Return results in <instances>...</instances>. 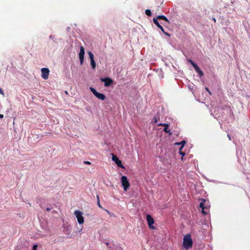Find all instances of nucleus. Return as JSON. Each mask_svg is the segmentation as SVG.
<instances>
[{
  "label": "nucleus",
  "instance_id": "nucleus-5",
  "mask_svg": "<svg viewBox=\"0 0 250 250\" xmlns=\"http://www.w3.org/2000/svg\"><path fill=\"white\" fill-rule=\"evenodd\" d=\"M146 220L149 228L151 229H154L155 227L153 226V224L154 223V221L150 215L147 214L146 215Z\"/></svg>",
  "mask_w": 250,
  "mask_h": 250
},
{
  "label": "nucleus",
  "instance_id": "nucleus-2",
  "mask_svg": "<svg viewBox=\"0 0 250 250\" xmlns=\"http://www.w3.org/2000/svg\"><path fill=\"white\" fill-rule=\"evenodd\" d=\"M74 214L76 216L79 224H82L84 222V218L83 216V213L80 210H76L74 211Z\"/></svg>",
  "mask_w": 250,
  "mask_h": 250
},
{
  "label": "nucleus",
  "instance_id": "nucleus-1",
  "mask_svg": "<svg viewBox=\"0 0 250 250\" xmlns=\"http://www.w3.org/2000/svg\"><path fill=\"white\" fill-rule=\"evenodd\" d=\"M193 242L189 234H187L183 239V246L186 249H189L192 246Z\"/></svg>",
  "mask_w": 250,
  "mask_h": 250
},
{
  "label": "nucleus",
  "instance_id": "nucleus-17",
  "mask_svg": "<svg viewBox=\"0 0 250 250\" xmlns=\"http://www.w3.org/2000/svg\"><path fill=\"white\" fill-rule=\"evenodd\" d=\"M146 14L148 16H151V12L149 9H146L145 11Z\"/></svg>",
  "mask_w": 250,
  "mask_h": 250
},
{
  "label": "nucleus",
  "instance_id": "nucleus-27",
  "mask_svg": "<svg viewBox=\"0 0 250 250\" xmlns=\"http://www.w3.org/2000/svg\"><path fill=\"white\" fill-rule=\"evenodd\" d=\"M84 163L85 164H88V165L90 164V162H89L88 161H84Z\"/></svg>",
  "mask_w": 250,
  "mask_h": 250
},
{
  "label": "nucleus",
  "instance_id": "nucleus-10",
  "mask_svg": "<svg viewBox=\"0 0 250 250\" xmlns=\"http://www.w3.org/2000/svg\"><path fill=\"white\" fill-rule=\"evenodd\" d=\"M202 202L200 204V208H202V212L204 214H207L208 212L206 210L208 209V208L206 207L204 205L205 203L206 202L205 199H201Z\"/></svg>",
  "mask_w": 250,
  "mask_h": 250
},
{
  "label": "nucleus",
  "instance_id": "nucleus-4",
  "mask_svg": "<svg viewBox=\"0 0 250 250\" xmlns=\"http://www.w3.org/2000/svg\"><path fill=\"white\" fill-rule=\"evenodd\" d=\"M90 91L92 92V93L99 99L101 100H104L105 99V96L102 93H99L97 92L94 88L90 87Z\"/></svg>",
  "mask_w": 250,
  "mask_h": 250
},
{
  "label": "nucleus",
  "instance_id": "nucleus-23",
  "mask_svg": "<svg viewBox=\"0 0 250 250\" xmlns=\"http://www.w3.org/2000/svg\"><path fill=\"white\" fill-rule=\"evenodd\" d=\"M166 36H168V37H169L170 35L169 33H168L167 32H166L164 31V32H163Z\"/></svg>",
  "mask_w": 250,
  "mask_h": 250
},
{
  "label": "nucleus",
  "instance_id": "nucleus-15",
  "mask_svg": "<svg viewBox=\"0 0 250 250\" xmlns=\"http://www.w3.org/2000/svg\"><path fill=\"white\" fill-rule=\"evenodd\" d=\"M156 19H157H157L163 20L165 21H167V22L169 23V20L167 19V18L166 17H165L164 15H159L157 17V18Z\"/></svg>",
  "mask_w": 250,
  "mask_h": 250
},
{
  "label": "nucleus",
  "instance_id": "nucleus-34",
  "mask_svg": "<svg viewBox=\"0 0 250 250\" xmlns=\"http://www.w3.org/2000/svg\"><path fill=\"white\" fill-rule=\"evenodd\" d=\"M70 29V28L69 27H67V31H69Z\"/></svg>",
  "mask_w": 250,
  "mask_h": 250
},
{
  "label": "nucleus",
  "instance_id": "nucleus-13",
  "mask_svg": "<svg viewBox=\"0 0 250 250\" xmlns=\"http://www.w3.org/2000/svg\"><path fill=\"white\" fill-rule=\"evenodd\" d=\"M153 22L157 26V27H159L161 30V31L163 32H164V28L163 27V26L162 25H161L159 24V23L157 19L153 18Z\"/></svg>",
  "mask_w": 250,
  "mask_h": 250
},
{
  "label": "nucleus",
  "instance_id": "nucleus-28",
  "mask_svg": "<svg viewBox=\"0 0 250 250\" xmlns=\"http://www.w3.org/2000/svg\"><path fill=\"white\" fill-rule=\"evenodd\" d=\"M98 205L100 208H102V206H101V204L100 203V201H99V202H98Z\"/></svg>",
  "mask_w": 250,
  "mask_h": 250
},
{
  "label": "nucleus",
  "instance_id": "nucleus-37",
  "mask_svg": "<svg viewBox=\"0 0 250 250\" xmlns=\"http://www.w3.org/2000/svg\"><path fill=\"white\" fill-rule=\"evenodd\" d=\"M106 245H108V243H106Z\"/></svg>",
  "mask_w": 250,
  "mask_h": 250
},
{
  "label": "nucleus",
  "instance_id": "nucleus-32",
  "mask_svg": "<svg viewBox=\"0 0 250 250\" xmlns=\"http://www.w3.org/2000/svg\"><path fill=\"white\" fill-rule=\"evenodd\" d=\"M205 89L208 91V92L209 90V89L208 88V87H206L205 88Z\"/></svg>",
  "mask_w": 250,
  "mask_h": 250
},
{
  "label": "nucleus",
  "instance_id": "nucleus-19",
  "mask_svg": "<svg viewBox=\"0 0 250 250\" xmlns=\"http://www.w3.org/2000/svg\"><path fill=\"white\" fill-rule=\"evenodd\" d=\"M183 148V146H181V147L179 149V153L180 155H182V156H184L185 155V153L181 151L182 149Z\"/></svg>",
  "mask_w": 250,
  "mask_h": 250
},
{
  "label": "nucleus",
  "instance_id": "nucleus-30",
  "mask_svg": "<svg viewBox=\"0 0 250 250\" xmlns=\"http://www.w3.org/2000/svg\"><path fill=\"white\" fill-rule=\"evenodd\" d=\"M227 136L229 138V140H231L230 135L229 134H228Z\"/></svg>",
  "mask_w": 250,
  "mask_h": 250
},
{
  "label": "nucleus",
  "instance_id": "nucleus-7",
  "mask_svg": "<svg viewBox=\"0 0 250 250\" xmlns=\"http://www.w3.org/2000/svg\"><path fill=\"white\" fill-rule=\"evenodd\" d=\"M84 48L83 46L80 47V51L79 52V59L80 61V64L82 65L83 63L84 60Z\"/></svg>",
  "mask_w": 250,
  "mask_h": 250
},
{
  "label": "nucleus",
  "instance_id": "nucleus-29",
  "mask_svg": "<svg viewBox=\"0 0 250 250\" xmlns=\"http://www.w3.org/2000/svg\"><path fill=\"white\" fill-rule=\"evenodd\" d=\"M97 202H99V201H100L99 196L98 195H97Z\"/></svg>",
  "mask_w": 250,
  "mask_h": 250
},
{
  "label": "nucleus",
  "instance_id": "nucleus-11",
  "mask_svg": "<svg viewBox=\"0 0 250 250\" xmlns=\"http://www.w3.org/2000/svg\"><path fill=\"white\" fill-rule=\"evenodd\" d=\"M101 80L102 82H104L105 87L109 86L113 83L112 80L109 78H101Z\"/></svg>",
  "mask_w": 250,
  "mask_h": 250
},
{
  "label": "nucleus",
  "instance_id": "nucleus-6",
  "mask_svg": "<svg viewBox=\"0 0 250 250\" xmlns=\"http://www.w3.org/2000/svg\"><path fill=\"white\" fill-rule=\"evenodd\" d=\"M42 77L44 80H46L48 78L49 70L47 68H42L41 69Z\"/></svg>",
  "mask_w": 250,
  "mask_h": 250
},
{
  "label": "nucleus",
  "instance_id": "nucleus-33",
  "mask_svg": "<svg viewBox=\"0 0 250 250\" xmlns=\"http://www.w3.org/2000/svg\"><path fill=\"white\" fill-rule=\"evenodd\" d=\"M212 20H213L214 22H216V19H215L214 18H212Z\"/></svg>",
  "mask_w": 250,
  "mask_h": 250
},
{
  "label": "nucleus",
  "instance_id": "nucleus-21",
  "mask_svg": "<svg viewBox=\"0 0 250 250\" xmlns=\"http://www.w3.org/2000/svg\"><path fill=\"white\" fill-rule=\"evenodd\" d=\"M186 142L185 141H182L179 144L182 145V146H183V147L186 144Z\"/></svg>",
  "mask_w": 250,
  "mask_h": 250
},
{
  "label": "nucleus",
  "instance_id": "nucleus-22",
  "mask_svg": "<svg viewBox=\"0 0 250 250\" xmlns=\"http://www.w3.org/2000/svg\"><path fill=\"white\" fill-rule=\"evenodd\" d=\"M37 247H38V246L37 245H34L33 246L32 250H37Z\"/></svg>",
  "mask_w": 250,
  "mask_h": 250
},
{
  "label": "nucleus",
  "instance_id": "nucleus-31",
  "mask_svg": "<svg viewBox=\"0 0 250 250\" xmlns=\"http://www.w3.org/2000/svg\"><path fill=\"white\" fill-rule=\"evenodd\" d=\"M3 118V115L2 114H0V118L2 119Z\"/></svg>",
  "mask_w": 250,
  "mask_h": 250
},
{
  "label": "nucleus",
  "instance_id": "nucleus-14",
  "mask_svg": "<svg viewBox=\"0 0 250 250\" xmlns=\"http://www.w3.org/2000/svg\"><path fill=\"white\" fill-rule=\"evenodd\" d=\"M194 68L195 70L198 73L200 77H202L204 75L203 72L200 69L197 65L194 67Z\"/></svg>",
  "mask_w": 250,
  "mask_h": 250
},
{
  "label": "nucleus",
  "instance_id": "nucleus-8",
  "mask_svg": "<svg viewBox=\"0 0 250 250\" xmlns=\"http://www.w3.org/2000/svg\"><path fill=\"white\" fill-rule=\"evenodd\" d=\"M112 160L115 162L117 165L121 168H123L124 167L122 164L121 160L119 159L117 156L114 154H112Z\"/></svg>",
  "mask_w": 250,
  "mask_h": 250
},
{
  "label": "nucleus",
  "instance_id": "nucleus-26",
  "mask_svg": "<svg viewBox=\"0 0 250 250\" xmlns=\"http://www.w3.org/2000/svg\"><path fill=\"white\" fill-rule=\"evenodd\" d=\"M46 209L47 211H50L51 210V208L48 207V208H46Z\"/></svg>",
  "mask_w": 250,
  "mask_h": 250
},
{
  "label": "nucleus",
  "instance_id": "nucleus-20",
  "mask_svg": "<svg viewBox=\"0 0 250 250\" xmlns=\"http://www.w3.org/2000/svg\"><path fill=\"white\" fill-rule=\"evenodd\" d=\"M115 250H123L122 248L118 245L114 246Z\"/></svg>",
  "mask_w": 250,
  "mask_h": 250
},
{
  "label": "nucleus",
  "instance_id": "nucleus-16",
  "mask_svg": "<svg viewBox=\"0 0 250 250\" xmlns=\"http://www.w3.org/2000/svg\"><path fill=\"white\" fill-rule=\"evenodd\" d=\"M188 61L192 65L193 67H195L197 65V64L195 63L193 61H192L190 59H188Z\"/></svg>",
  "mask_w": 250,
  "mask_h": 250
},
{
  "label": "nucleus",
  "instance_id": "nucleus-24",
  "mask_svg": "<svg viewBox=\"0 0 250 250\" xmlns=\"http://www.w3.org/2000/svg\"><path fill=\"white\" fill-rule=\"evenodd\" d=\"M0 94L4 95L3 91L1 88H0Z\"/></svg>",
  "mask_w": 250,
  "mask_h": 250
},
{
  "label": "nucleus",
  "instance_id": "nucleus-36",
  "mask_svg": "<svg viewBox=\"0 0 250 250\" xmlns=\"http://www.w3.org/2000/svg\"><path fill=\"white\" fill-rule=\"evenodd\" d=\"M208 93L210 95H211V93L210 92V91H208Z\"/></svg>",
  "mask_w": 250,
  "mask_h": 250
},
{
  "label": "nucleus",
  "instance_id": "nucleus-9",
  "mask_svg": "<svg viewBox=\"0 0 250 250\" xmlns=\"http://www.w3.org/2000/svg\"><path fill=\"white\" fill-rule=\"evenodd\" d=\"M88 54L90 60V65H91V67L93 69H95L96 67V63L94 59V55L90 51L88 52Z\"/></svg>",
  "mask_w": 250,
  "mask_h": 250
},
{
  "label": "nucleus",
  "instance_id": "nucleus-35",
  "mask_svg": "<svg viewBox=\"0 0 250 250\" xmlns=\"http://www.w3.org/2000/svg\"><path fill=\"white\" fill-rule=\"evenodd\" d=\"M82 227H81V229H80L79 230V232H80V231H81L82 230Z\"/></svg>",
  "mask_w": 250,
  "mask_h": 250
},
{
  "label": "nucleus",
  "instance_id": "nucleus-12",
  "mask_svg": "<svg viewBox=\"0 0 250 250\" xmlns=\"http://www.w3.org/2000/svg\"><path fill=\"white\" fill-rule=\"evenodd\" d=\"M158 126H165V128H164V131L166 132V133H168L169 135H171L172 134V133L170 132V130H168V127L169 126V125L167 124H163V123H159L158 125Z\"/></svg>",
  "mask_w": 250,
  "mask_h": 250
},
{
  "label": "nucleus",
  "instance_id": "nucleus-3",
  "mask_svg": "<svg viewBox=\"0 0 250 250\" xmlns=\"http://www.w3.org/2000/svg\"><path fill=\"white\" fill-rule=\"evenodd\" d=\"M122 185L124 188V190L126 191L129 187V183L125 176H122L121 177Z\"/></svg>",
  "mask_w": 250,
  "mask_h": 250
},
{
  "label": "nucleus",
  "instance_id": "nucleus-18",
  "mask_svg": "<svg viewBox=\"0 0 250 250\" xmlns=\"http://www.w3.org/2000/svg\"><path fill=\"white\" fill-rule=\"evenodd\" d=\"M160 120V118L159 117H158V118L156 117V116H155L154 117H153V119H152V121L154 123H156L158 122V121Z\"/></svg>",
  "mask_w": 250,
  "mask_h": 250
},
{
  "label": "nucleus",
  "instance_id": "nucleus-25",
  "mask_svg": "<svg viewBox=\"0 0 250 250\" xmlns=\"http://www.w3.org/2000/svg\"><path fill=\"white\" fill-rule=\"evenodd\" d=\"M49 38L51 39V40H53L55 38L54 36H52V35H50L49 36Z\"/></svg>",
  "mask_w": 250,
  "mask_h": 250
}]
</instances>
